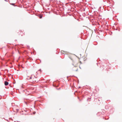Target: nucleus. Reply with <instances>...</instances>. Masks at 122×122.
<instances>
[{"label":"nucleus","mask_w":122,"mask_h":122,"mask_svg":"<svg viewBox=\"0 0 122 122\" xmlns=\"http://www.w3.org/2000/svg\"><path fill=\"white\" fill-rule=\"evenodd\" d=\"M61 52L63 54H64L65 53H67V52L66 51H64L63 50H62L61 51Z\"/></svg>","instance_id":"nucleus-3"},{"label":"nucleus","mask_w":122,"mask_h":122,"mask_svg":"<svg viewBox=\"0 0 122 122\" xmlns=\"http://www.w3.org/2000/svg\"><path fill=\"white\" fill-rule=\"evenodd\" d=\"M36 112H33V114H35Z\"/></svg>","instance_id":"nucleus-6"},{"label":"nucleus","mask_w":122,"mask_h":122,"mask_svg":"<svg viewBox=\"0 0 122 122\" xmlns=\"http://www.w3.org/2000/svg\"><path fill=\"white\" fill-rule=\"evenodd\" d=\"M5 85V86H7L8 85V82L7 81H5L4 83Z\"/></svg>","instance_id":"nucleus-4"},{"label":"nucleus","mask_w":122,"mask_h":122,"mask_svg":"<svg viewBox=\"0 0 122 122\" xmlns=\"http://www.w3.org/2000/svg\"><path fill=\"white\" fill-rule=\"evenodd\" d=\"M74 69H75V70H76V68H74Z\"/></svg>","instance_id":"nucleus-7"},{"label":"nucleus","mask_w":122,"mask_h":122,"mask_svg":"<svg viewBox=\"0 0 122 122\" xmlns=\"http://www.w3.org/2000/svg\"><path fill=\"white\" fill-rule=\"evenodd\" d=\"M79 62L78 60H74L73 61L72 64L73 66L72 67V70L74 71H77L78 70V64Z\"/></svg>","instance_id":"nucleus-1"},{"label":"nucleus","mask_w":122,"mask_h":122,"mask_svg":"<svg viewBox=\"0 0 122 122\" xmlns=\"http://www.w3.org/2000/svg\"><path fill=\"white\" fill-rule=\"evenodd\" d=\"M36 78L37 77L33 75H32L30 76L29 74H28L27 77V79L30 80L31 81H32V82H36L37 81Z\"/></svg>","instance_id":"nucleus-2"},{"label":"nucleus","mask_w":122,"mask_h":122,"mask_svg":"<svg viewBox=\"0 0 122 122\" xmlns=\"http://www.w3.org/2000/svg\"><path fill=\"white\" fill-rule=\"evenodd\" d=\"M10 4L12 5H14V6H15V5H15V3H12Z\"/></svg>","instance_id":"nucleus-5"}]
</instances>
